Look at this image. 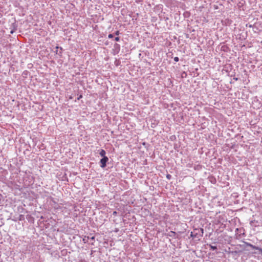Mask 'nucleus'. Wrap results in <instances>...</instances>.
<instances>
[{"instance_id":"2","label":"nucleus","mask_w":262,"mask_h":262,"mask_svg":"<svg viewBox=\"0 0 262 262\" xmlns=\"http://www.w3.org/2000/svg\"><path fill=\"white\" fill-rule=\"evenodd\" d=\"M99 154L103 158H104V157H106L105 156L106 152L104 149H101L99 152Z\"/></svg>"},{"instance_id":"16","label":"nucleus","mask_w":262,"mask_h":262,"mask_svg":"<svg viewBox=\"0 0 262 262\" xmlns=\"http://www.w3.org/2000/svg\"><path fill=\"white\" fill-rule=\"evenodd\" d=\"M202 233H203V229H201Z\"/></svg>"},{"instance_id":"8","label":"nucleus","mask_w":262,"mask_h":262,"mask_svg":"<svg viewBox=\"0 0 262 262\" xmlns=\"http://www.w3.org/2000/svg\"><path fill=\"white\" fill-rule=\"evenodd\" d=\"M119 37H116L115 39V40L116 41H119Z\"/></svg>"},{"instance_id":"6","label":"nucleus","mask_w":262,"mask_h":262,"mask_svg":"<svg viewBox=\"0 0 262 262\" xmlns=\"http://www.w3.org/2000/svg\"><path fill=\"white\" fill-rule=\"evenodd\" d=\"M108 37L109 38H113V34H110L108 35Z\"/></svg>"},{"instance_id":"12","label":"nucleus","mask_w":262,"mask_h":262,"mask_svg":"<svg viewBox=\"0 0 262 262\" xmlns=\"http://www.w3.org/2000/svg\"><path fill=\"white\" fill-rule=\"evenodd\" d=\"M115 34L116 35H118L119 34V31H117L116 32H115Z\"/></svg>"},{"instance_id":"17","label":"nucleus","mask_w":262,"mask_h":262,"mask_svg":"<svg viewBox=\"0 0 262 262\" xmlns=\"http://www.w3.org/2000/svg\"><path fill=\"white\" fill-rule=\"evenodd\" d=\"M60 49L61 50H62V48L61 47H60Z\"/></svg>"},{"instance_id":"9","label":"nucleus","mask_w":262,"mask_h":262,"mask_svg":"<svg viewBox=\"0 0 262 262\" xmlns=\"http://www.w3.org/2000/svg\"><path fill=\"white\" fill-rule=\"evenodd\" d=\"M170 233H171V234H170V236H171V235H174L176 234L175 232L174 231H170Z\"/></svg>"},{"instance_id":"15","label":"nucleus","mask_w":262,"mask_h":262,"mask_svg":"<svg viewBox=\"0 0 262 262\" xmlns=\"http://www.w3.org/2000/svg\"><path fill=\"white\" fill-rule=\"evenodd\" d=\"M116 213H117L116 211H114L113 213L114 214H116Z\"/></svg>"},{"instance_id":"14","label":"nucleus","mask_w":262,"mask_h":262,"mask_svg":"<svg viewBox=\"0 0 262 262\" xmlns=\"http://www.w3.org/2000/svg\"><path fill=\"white\" fill-rule=\"evenodd\" d=\"M56 48L57 49V50L56 51V53H57V49L59 48V47L58 46H57Z\"/></svg>"},{"instance_id":"7","label":"nucleus","mask_w":262,"mask_h":262,"mask_svg":"<svg viewBox=\"0 0 262 262\" xmlns=\"http://www.w3.org/2000/svg\"><path fill=\"white\" fill-rule=\"evenodd\" d=\"M190 236L193 237V238H194L195 237V235L193 234L192 232H191Z\"/></svg>"},{"instance_id":"13","label":"nucleus","mask_w":262,"mask_h":262,"mask_svg":"<svg viewBox=\"0 0 262 262\" xmlns=\"http://www.w3.org/2000/svg\"><path fill=\"white\" fill-rule=\"evenodd\" d=\"M91 239L92 240H94L95 239V237L94 236H93L91 237Z\"/></svg>"},{"instance_id":"1","label":"nucleus","mask_w":262,"mask_h":262,"mask_svg":"<svg viewBox=\"0 0 262 262\" xmlns=\"http://www.w3.org/2000/svg\"><path fill=\"white\" fill-rule=\"evenodd\" d=\"M108 159L107 157H104L100 160V166L102 168H104L106 166V162L108 161Z\"/></svg>"},{"instance_id":"11","label":"nucleus","mask_w":262,"mask_h":262,"mask_svg":"<svg viewBox=\"0 0 262 262\" xmlns=\"http://www.w3.org/2000/svg\"><path fill=\"white\" fill-rule=\"evenodd\" d=\"M82 97V95H80L78 98H77L78 100H80Z\"/></svg>"},{"instance_id":"10","label":"nucleus","mask_w":262,"mask_h":262,"mask_svg":"<svg viewBox=\"0 0 262 262\" xmlns=\"http://www.w3.org/2000/svg\"><path fill=\"white\" fill-rule=\"evenodd\" d=\"M170 233H171V234H170V236H171V235H174L176 234L175 232L174 231H170Z\"/></svg>"},{"instance_id":"5","label":"nucleus","mask_w":262,"mask_h":262,"mask_svg":"<svg viewBox=\"0 0 262 262\" xmlns=\"http://www.w3.org/2000/svg\"><path fill=\"white\" fill-rule=\"evenodd\" d=\"M171 175H170V174H167V176H166V178H167L168 180H170V179H171Z\"/></svg>"},{"instance_id":"4","label":"nucleus","mask_w":262,"mask_h":262,"mask_svg":"<svg viewBox=\"0 0 262 262\" xmlns=\"http://www.w3.org/2000/svg\"><path fill=\"white\" fill-rule=\"evenodd\" d=\"M179 59L178 57H175L174 58V61L176 62H178L179 61Z\"/></svg>"},{"instance_id":"3","label":"nucleus","mask_w":262,"mask_h":262,"mask_svg":"<svg viewBox=\"0 0 262 262\" xmlns=\"http://www.w3.org/2000/svg\"><path fill=\"white\" fill-rule=\"evenodd\" d=\"M209 247H210V249L211 250H215L217 248L216 246H212V245H209Z\"/></svg>"}]
</instances>
